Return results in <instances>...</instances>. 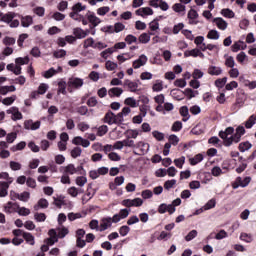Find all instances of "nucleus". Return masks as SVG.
<instances>
[{
  "mask_svg": "<svg viewBox=\"0 0 256 256\" xmlns=\"http://www.w3.org/2000/svg\"><path fill=\"white\" fill-rule=\"evenodd\" d=\"M85 9H87V6L78 2L72 6V12H70L69 17L74 19V21H81V19H83V15L79 13H81V11H85Z\"/></svg>",
  "mask_w": 256,
  "mask_h": 256,
  "instance_id": "obj_1",
  "label": "nucleus"
},
{
  "mask_svg": "<svg viewBox=\"0 0 256 256\" xmlns=\"http://www.w3.org/2000/svg\"><path fill=\"white\" fill-rule=\"evenodd\" d=\"M83 79L81 78H69L68 80V91L71 93V89H81L83 87Z\"/></svg>",
  "mask_w": 256,
  "mask_h": 256,
  "instance_id": "obj_2",
  "label": "nucleus"
},
{
  "mask_svg": "<svg viewBox=\"0 0 256 256\" xmlns=\"http://www.w3.org/2000/svg\"><path fill=\"white\" fill-rule=\"evenodd\" d=\"M149 5L150 7H154V9H158L159 7L162 11L169 10V4L163 0H150Z\"/></svg>",
  "mask_w": 256,
  "mask_h": 256,
  "instance_id": "obj_3",
  "label": "nucleus"
},
{
  "mask_svg": "<svg viewBox=\"0 0 256 256\" xmlns=\"http://www.w3.org/2000/svg\"><path fill=\"white\" fill-rule=\"evenodd\" d=\"M113 149H123V147H130L132 149H135V141H129V140H123V141H116L114 145L112 146Z\"/></svg>",
  "mask_w": 256,
  "mask_h": 256,
  "instance_id": "obj_4",
  "label": "nucleus"
},
{
  "mask_svg": "<svg viewBox=\"0 0 256 256\" xmlns=\"http://www.w3.org/2000/svg\"><path fill=\"white\" fill-rule=\"evenodd\" d=\"M233 133H235V128L233 127H227L225 131L219 132V138L223 139V145H225V141L229 139V135H233Z\"/></svg>",
  "mask_w": 256,
  "mask_h": 256,
  "instance_id": "obj_5",
  "label": "nucleus"
},
{
  "mask_svg": "<svg viewBox=\"0 0 256 256\" xmlns=\"http://www.w3.org/2000/svg\"><path fill=\"white\" fill-rule=\"evenodd\" d=\"M241 141V136L235 132L229 139H226L224 142V147H231L234 143H239Z\"/></svg>",
  "mask_w": 256,
  "mask_h": 256,
  "instance_id": "obj_6",
  "label": "nucleus"
},
{
  "mask_svg": "<svg viewBox=\"0 0 256 256\" xmlns=\"http://www.w3.org/2000/svg\"><path fill=\"white\" fill-rule=\"evenodd\" d=\"M135 148L139 149L138 155H145V154L149 153V143L138 142L137 144H135L134 149Z\"/></svg>",
  "mask_w": 256,
  "mask_h": 256,
  "instance_id": "obj_7",
  "label": "nucleus"
},
{
  "mask_svg": "<svg viewBox=\"0 0 256 256\" xmlns=\"http://www.w3.org/2000/svg\"><path fill=\"white\" fill-rule=\"evenodd\" d=\"M147 63V57L145 54H142L139 56L137 60H135L132 64L133 69H139L140 67H143V65H146Z\"/></svg>",
  "mask_w": 256,
  "mask_h": 256,
  "instance_id": "obj_8",
  "label": "nucleus"
},
{
  "mask_svg": "<svg viewBox=\"0 0 256 256\" xmlns=\"http://www.w3.org/2000/svg\"><path fill=\"white\" fill-rule=\"evenodd\" d=\"M124 135L126 137V139H124L125 141H135L132 139H137V137H139V131L133 130V129H128L125 131Z\"/></svg>",
  "mask_w": 256,
  "mask_h": 256,
  "instance_id": "obj_9",
  "label": "nucleus"
},
{
  "mask_svg": "<svg viewBox=\"0 0 256 256\" xmlns=\"http://www.w3.org/2000/svg\"><path fill=\"white\" fill-rule=\"evenodd\" d=\"M113 223L111 222V217L102 218L100 222V228L99 231H107L109 227H111Z\"/></svg>",
  "mask_w": 256,
  "mask_h": 256,
  "instance_id": "obj_10",
  "label": "nucleus"
},
{
  "mask_svg": "<svg viewBox=\"0 0 256 256\" xmlns=\"http://www.w3.org/2000/svg\"><path fill=\"white\" fill-rule=\"evenodd\" d=\"M15 17H17V14L15 12H8L6 14L2 13L1 22L8 23V25H10L11 21H13Z\"/></svg>",
  "mask_w": 256,
  "mask_h": 256,
  "instance_id": "obj_11",
  "label": "nucleus"
},
{
  "mask_svg": "<svg viewBox=\"0 0 256 256\" xmlns=\"http://www.w3.org/2000/svg\"><path fill=\"white\" fill-rule=\"evenodd\" d=\"M73 35L76 39H85L89 35V31H85L81 28H75L73 30Z\"/></svg>",
  "mask_w": 256,
  "mask_h": 256,
  "instance_id": "obj_12",
  "label": "nucleus"
},
{
  "mask_svg": "<svg viewBox=\"0 0 256 256\" xmlns=\"http://www.w3.org/2000/svg\"><path fill=\"white\" fill-rule=\"evenodd\" d=\"M124 87H128L129 91H131V93H136L137 89L139 87V84H137V82H133L129 79H126L124 81Z\"/></svg>",
  "mask_w": 256,
  "mask_h": 256,
  "instance_id": "obj_13",
  "label": "nucleus"
},
{
  "mask_svg": "<svg viewBox=\"0 0 256 256\" xmlns=\"http://www.w3.org/2000/svg\"><path fill=\"white\" fill-rule=\"evenodd\" d=\"M108 95L111 99H113V97H121V95H123V90L119 87L110 88L108 90Z\"/></svg>",
  "mask_w": 256,
  "mask_h": 256,
  "instance_id": "obj_14",
  "label": "nucleus"
},
{
  "mask_svg": "<svg viewBox=\"0 0 256 256\" xmlns=\"http://www.w3.org/2000/svg\"><path fill=\"white\" fill-rule=\"evenodd\" d=\"M104 123L115 125V113L108 111L104 116Z\"/></svg>",
  "mask_w": 256,
  "mask_h": 256,
  "instance_id": "obj_15",
  "label": "nucleus"
},
{
  "mask_svg": "<svg viewBox=\"0 0 256 256\" xmlns=\"http://www.w3.org/2000/svg\"><path fill=\"white\" fill-rule=\"evenodd\" d=\"M10 185L11 184L5 183V181H0V197H7Z\"/></svg>",
  "mask_w": 256,
  "mask_h": 256,
  "instance_id": "obj_16",
  "label": "nucleus"
},
{
  "mask_svg": "<svg viewBox=\"0 0 256 256\" xmlns=\"http://www.w3.org/2000/svg\"><path fill=\"white\" fill-rule=\"evenodd\" d=\"M136 15L143 17L144 15H153V9L149 7L139 8L136 10Z\"/></svg>",
  "mask_w": 256,
  "mask_h": 256,
  "instance_id": "obj_17",
  "label": "nucleus"
},
{
  "mask_svg": "<svg viewBox=\"0 0 256 256\" xmlns=\"http://www.w3.org/2000/svg\"><path fill=\"white\" fill-rule=\"evenodd\" d=\"M214 23L221 31H225V29H227V21H225L223 18H215Z\"/></svg>",
  "mask_w": 256,
  "mask_h": 256,
  "instance_id": "obj_18",
  "label": "nucleus"
},
{
  "mask_svg": "<svg viewBox=\"0 0 256 256\" xmlns=\"http://www.w3.org/2000/svg\"><path fill=\"white\" fill-rule=\"evenodd\" d=\"M22 27H29L33 25V17L31 16H20Z\"/></svg>",
  "mask_w": 256,
  "mask_h": 256,
  "instance_id": "obj_19",
  "label": "nucleus"
},
{
  "mask_svg": "<svg viewBox=\"0 0 256 256\" xmlns=\"http://www.w3.org/2000/svg\"><path fill=\"white\" fill-rule=\"evenodd\" d=\"M67 82L65 80H60L58 82V95L61 93L62 95H67Z\"/></svg>",
  "mask_w": 256,
  "mask_h": 256,
  "instance_id": "obj_20",
  "label": "nucleus"
},
{
  "mask_svg": "<svg viewBox=\"0 0 256 256\" xmlns=\"http://www.w3.org/2000/svg\"><path fill=\"white\" fill-rule=\"evenodd\" d=\"M39 207H40L41 209H47V207H49V202L47 201V199L41 198V199L38 201V205H35V206H34V211H39Z\"/></svg>",
  "mask_w": 256,
  "mask_h": 256,
  "instance_id": "obj_21",
  "label": "nucleus"
},
{
  "mask_svg": "<svg viewBox=\"0 0 256 256\" xmlns=\"http://www.w3.org/2000/svg\"><path fill=\"white\" fill-rule=\"evenodd\" d=\"M221 73H223V70L221 69V67H217V66H210L208 68V74L212 75V76H219L221 75Z\"/></svg>",
  "mask_w": 256,
  "mask_h": 256,
  "instance_id": "obj_22",
  "label": "nucleus"
},
{
  "mask_svg": "<svg viewBox=\"0 0 256 256\" xmlns=\"http://www.w3.org/2000/svg\"><path fill=\"white\" fill-rule=\"evenodd\" d=\"M253 147V144H251L249 141L241 142L238 146V149L241 153H245V151H249Z\"/></svg>",
  "mask_w": 256,
  "mask_h": 256,
  "instance_id": "obj_23",
  "label": "nucleus"
},
{
  "mask_svg": "<svg viewBox=\"0 0 256 256\" xmlns=\"http://www.w3.org/2000/svg\"><path fill=\"white\" fill-rule=\"evenodd\" d=\"M236 183H239L240 187H247L251 183V177L247 176L244 179L237 177Z\"/></svg>",
  "mask_w": 256,
  "mask_h": 256,
  "instance_id": "obj_24",
  "label": "nucleus"
},
{
  "mask_svg": "<svg viewBox=\"0 0 256 256\" xmlns=\"http://www.w3.org/2000/svg\"><path fill=\"white\" fill-rule=\"evenodd\" d=\"M23 239L29 245H35V237L33 236V234H31L29 232L23 233Z\"/></svg>",
  "mask_w": 256,
  "mask_h": 256,
  "instance_id": "obj_25",
  "label": "nucleus"
},
{
  "mask_svg": "<svg viewBox=\"0 0 256 256\" xmlns=\"http://www.w3.org/2000/svg\"><path fill=\"white\" fill-rule=\"evenodd\" d=\"M201 161H203V154H197L193 158L189 159V163L192 166L198 165Z\"/></svg>",
  "mask_w": 256,
  "mask_h": 256,
  "instance_id": "obj_26",
  "label": "nucleus"
},
{
  "mask_svg": "<svg viewBox=\"0 0 256 256\" xmlns=\"http://www.w3.org/2000/svg\"><path fill=\"white\" fill-rule=\"evenodd\" d=\"M221 15L227 19H233V17H235V12L229 8H224L221 10Z\"/></svg>",
  "mask_w": 256,
  "mask_h": 256,
  "instance_id": "obj_27",
  "label": "nucleus"
},
{
  "mask_svg": "<svg viewBox=\"0 0 256 256\" xmlns=\"http://www.w3.org/2000/svg\"><path fill=\"white\" fill-rule=\"evenodd\" d=\"M25 147H27V143L25 141H21L20 143L12 146L10 149L13 151V153H15L16 151H23Z\"/></svg>",
  "mask_w": 256,
  "mask_h": 256,
  "instance_id": "obj_28",
  "label": "nucleus"
},
{
  "mask_svg": "<svg viewBox=\"0 0 256 256\" xmlns=\"http://www.w3.org/2000/svg\"><path fill=\"white\" fill-rule=\"evenodd\" d=\"M255 123H256V116H255V114H253L245 122V128L251 129L253 127V125H255Z\"/></svg>",
  "mask_w": 256,
  "mask_h": 256,
  "instance_id": "obj_29",
  "label": "nucleus"
},
{
  "mask_svg": "<svg viewBox=\"0 0 256 256\" xmlns=\"http://www.w3.org/2000/svg\"><path fill=\"white\" fill-rule=\"evenodd\" d=\"M0 179H4L8 185H11L14 181L13 177L9 176V172H0Z\"/></svg>",
  "mask_w": 256,
  "mask_h": 256,
  "instance_id": "obj_30",
  "label": "nucleus"
},
{
  "mask_svg": "<svg viewBox=\"0 0 256 256\" xmlns=\"http://www.w3.org/2000/svg\"><path fill=\"white\" fill-rule=\"evenodd\" d=\"M89 47H92V49H94V47H95V40L91 37L87 38L83 42V49H89Z\"/></svg>",
  "mask_w": 256,
  "mask_h": 256,
  "instance_id": "obj_31",
  "label": "nucleus"
},
{
  "mask_svg": "<svg viewBox=\"0 0 256 256\" xmlns=\"http://www.w3.org/2000/svg\"><path fill=\"white\" fill-rule=\"evenodd\" d=\"M139 43L147 44L149 41H151V36L147 33H142L138 38Z\"/></svg>",
  "mask_w": 256,
  "mask_h": 256,
  "instance_id": "obj_32",
  "label": "nucleus"
},
{
  "mask_svg": "<svg viewBox=\"0 0 256 256\" xmlns=\"http://www.w3.org/2000/svg\"><path fill=\"white\" fill-rule=\"evenodd\" d=\"M240 240L244 241L245 243H252L253 242V235L248 233H241Z\"/></svg>",
  "mask_w": 256,
  "mask_h": 256,
  "instance_id": "obj_33",
  "label": "nucleus"
},
{
  "mask_svg": "<svg viewBox=\"0 0 256 256\" xmlns=\"http://www.w3.org/2000/svg\"><path fill=\"white\" fill-rule=\"evenodd\" d=\"M199 49L194 48L192 50H186L184 52V57H199Z\"/></svg>",
  "mask_w": 256,
  "mask_h": 256,
  "instance_id": "obj_34",
  "label": "nucleus"
},
{
  "mask_svg": "<svg viewBox=\"0 0 256 256\" xmlns=\"http://www.w3.org/2000/svg\"><path fill=\"white\" fill-rule=\"evenodd\" d=\"M81 153H83V149H81V147L77 146L71 150V157L73 159H77V157H81Z\"/></svg>",
  "mask_w": 256,
  "mask_h": 256,
  "instance_id": "obj_35",
  "label": "nucleus"
},
{
  "mask_svg": "<svg viewBox=\"0 0 256 256\" xmlns=\"http://www.w3.org/2000/svg\"><path fill=\"white\" fill-rule=\"evenodd\" d=\"M125 119L123 118V113L119 112L118 114H114V125H123Z\"/></svg>",
  "mask_w": 256,
  "mask_h": 256,
  "instance_id": "obj_36",
  "label": "nucleus"
},
{
  "mask_svg": "<svg viewBox=\"0 0 256 256\" xmlns=\"http://www.w3.org/2000/svg\"><path fill=\"white\" fill-rule=\"evenodd\" d=\"M65 173H67L68 175H75V173H77V168L75 167L74 164H68L65 167Z\"/></svg>",
  "mask_w": 256,
  "mask_h": 256,
  "instance_id": "obj_37",
  "label": "nucleus"
},
{
  "mask_svg": "<svg viewBox=\"0 0 256 256\" xmlns=\"http://www.w3.org/2000/svg\"><path fill=\"white\" fill-rule=\"evenodd\" d=\"M30 198H31V194L27 191L22 192L18 196L19 201H23L24 203H27Z\"/></svg>",
  "mask_w": 256,
  "mask_h": 256,
  "instance_id": "obj_38",
  "label": "nucleus"
},
{
  "mask_svg": "<svg viewBox=\"0 0 256 256\" xmlns=\"http://www.w3.org/2000/svg\"><path fill=\"white\" fill-rule=\"evenodd\" d=\"M117 67H118L117 63H115L111 60H108L105 63V68L107 69V71H115V69H117Z\"/></svg>",
  "mask_w": 256,
  "mask_h": 256,
  "instance_id": "obj_39",
  "label": "nucleus"
},
{
  "mask_svg": "<svg viewBox=\"0 0 256 256\" xmlns=\"http://www.w3.org/2000/svg\"><path fill=\"white\" fill-rule=\"evenodd\" d=\"M124 103L125 105H128V107H132V108L137 107V100H135V98L133 97L126 98Z\"/></svg>",
  "mask_w": 256,
  "mask_h": 256,
  "instance_id": "obj_40",
  "label": "nucleus"
},
{
  "mask_svg": "<svg viewBox=\"0 0 256 256\" xmlns=\"http://www.w3.org/2000/svg\"><path fill=\"white\" fill-rule=\"evenodd\" d=\"M129 231H131V228L127 225H123L119 228V234L121 237H126V235H129Z\"/></svg>",
  "mask_w": 256,
  "mask_h": 256,
  "instance_id": "obj_41",
  "label": "nucleus"
},
{
  "mask_svg": "<svg viewBox=\"0 0 256 256\" xmlns=\"http://www.w3.org/2000/svg\"><path fill=\"white\" fill-rule=\"evenodd\" d=\"M48 89H49V85H47L46 83H41L37 91L39 95H45Z\"/></svg>",
  "mask_w": 256,
  "mask_h": 256,
  "instance_id": "obj_42",
  "label": "nucleus"
},
{
  "mask_svg": "<svg viewBox=\"0 0 256 256\" xmlns=\"http://www.w3.org/2000/svg\"><path fill=\"white\" fill-rule=\"evenodd\" d=\"M9 167L12 171H21L22 165L19 162L10 161Z\"/></svg>",
  "mask_w": 256,
  "mask_h": 256,
  "instance_id": "obj_43",
  "label": "nucleus"
},
{
  "mask_svg": "<svg viewBox=\"0 0 256 256\" xmlns=\"http://www.w3.org/2000/svg\"><path fill=\"white\" fill-rule=\"evenodd\" d=\"M88 21L89 23H92L94 27L99 25V18L95 16V14L88 15Z\"/></svg>",
  "mask_w": 256,
  "mask_h": 256,
  "instance_id": "obj_44",
  "label": "nucleus"
},
{
  "mask_svg": "<svg viewBox=\"0 0 256 256\" xmlns=\"http://www.w3.org/2000/svg\"><path fill=\"white\" fill-rule=\"evenodd\" d=\"M53 75H57V70H55V68H50L44 72L43 77H45V79H51Z\"/></svg>",
  "mask_w": 256,
  "mask_h": 256,
  "instance_id": "obj_45",
  "label": "nucleus"
},
{
  "mask_svg": "<svg viewBox=\"0 0 256 256\" xmlns=\"http://www.w3.org/2000/svg\"><path fill=\"white\" fill-rule=\"evenodd\" d=\"M107 131H109V128L107 127V125H102L97 130V136L103 137V135H106Z\"/></svg>",
  "mask_w": 256,
  "mask_h": 256,
  "instance_id": "obj_46",
  "label": "nucleus"
},
{
  "mask_svg": "<svg viewBox=\"0 0 256 256\" xmlns=\"http://www.w3.org/2000/svg\"><path fill=\"white\" fill-rule=\"evenodd\" d=\"M168 141H169V144L174 145V147L179 145V137H177V135L175 134L170 135L168 138Z\"/></svg>",
  "mask_w": 256,
  "mask_h": 256,
  "instance_id": "obj_47",
  "label": "nucleus"
},
{
  "mask_svg": "<svg viewBox=\"0 0 256 256\" xmlns=\"http://www.w3.org/2000/svg\"><path fill=\"white\" fill-rule=\"evenodd\" d=\"M224 64L230 69H233V67H235V59L233 58V56H228Z\"/></svg>",
  "mask_w": 256,
  "mask_h": 256,
  "instance_id": "obj_48",
  "label": "nucleus"
},
{
  "mask_svg": "<svg viewBox=\"0 0 256 256\" xmlns=\"http://www.w3.org/2000/svg\"><path fill=\"white\" fill-rule=\"evenodd\" d=\"M174 165H176L178 169H183V165H185V156L175 159Z\"/></svg>",
  "mask_w": 256,
  "mask_h": 256,
  "instance_id": "obj_49",
  "label": "nucleus"
},
{
  "mask_svg": "<svg viewBox=\"0 0 256 256\" xmlns=\"http://www.w3.org/2000/svg\"><path fill=\"white\" fill-rule=\"evenodd\" d=\"M211 174L213 177H219L220 175H223V170L219 166H215L211 170Z\"/></svg>",
  "mask_w": 256,
  "mask_h": 256,
  "instance_id": "obj_50",
  "label": "nucleus"
},
{
  "mask_svg": "<svg viewBox=\"0 0 256 256\" xmlns=\"http://www.w3.org/2000/svg\"><path fill=\"white\" fill-rule=\"evenodd\" d=\"M207 39H219V32L217 30H210L207 34Z\"/></svg>",
  "mask_w": 256,
  "mask_h": 256,
  "instance_id": "obj_51",
  "label": "nucleus"
},
{
  "mask_svg": "<svg viewBox=\"0 0 256 256\" xmlns=\"http://www.w3.org/2000/svg\"><path fill=\"white\" fill-rule=\"evenodd\" d=\"M172 9L175 11V13H181L182 11H185V5L176 3L172 6Z\"/></svg>",
  "mask_w": 256,
  "mask_h": 256,
  "instance_id": "obj_52",
  "label": "nucleus"
},
{
  "mask_svg": "<svg viewBox=\"0 0 256 256\" xmlns=\"http://www.w3.org/2000/svg\"><path fill=\"white\" fill-rule=\"evenodd\" d=\"M65 55H67V51H65L64 49H60L58 51H55L53 53V56L56 58V59H63V57H65Z\"/></svg>",
  "mask_w": 256,
  "mask_h": 256,
  "instance_id": "obj_53",
  "label": "nucleus"
},
{
  "mask_svg": "<svg viewBox=\"0 0 256 256\" xmlns=\"http://www.w3.org/2000/svg\"><path fill=\"white\" fill-rule=\"evenodd\" d=\"M227 84V77H224V78H219L215 81V85L218 87V88H222V87H225V85Z\"/></svg>",
  "mask_w": 256,
  "mask_h": 256,
  "instance_id": "obj_54",
  "label": "nucleus"
},
{
  "mask_svg": "<svg viewBox=\"0 0 256 256\" xmlns=\"http://www.w3.org/2000/svg\"><path fill=\"white\" fill-rule=\"evenodd\" d=\"M17 96L6 97L2 100L3 105H13Z\"/></svg>",
  "mask_w": 256,
  "mask_h": 256,
  "instance_id": "obj_55",
  "label": "nucleus"
},
{
  "mask_svg": "<svg viewBox=\"0 0 256 256\" xmlns=\"http://www.w3.org/2000/svg\"><path fill=\"white\" fill-rule=\"evenodd\" d=\"M85 183H87V177L78 176L76 178V185H78V187H83L85 185Z\"/></svg>",
  "mask_w": 256,
  "mask_h": 256,
  "instance_id": "obj_56",
  "label": "nucleus"
},
{
  "mask_svg": "<svg viewBox=\"0 0 256 256\" xmlns=\"http://www.w3.org/2000/svg\"><path fill=\"white\" fill-rule=\"evenodd\" d=\"M15 63H16V65H27V64H29V57H25V58H21V57H19V58H16V60H15Z\"/></svg>",
  "mask_w": 256,
  "mask_h": 256,
  "instance_id": "obj_57",
  "label": "nucleus"
},
{
  "mask_svg": "<svg viewBox=\"0 0 256 256\" xmlns=\"http://www.w3.org/2000/svg\"><path fill=\"white\" fill-rule=\"evenodd\" d=\"M139 109H140V116L141 117H146L147 116V111H149V109H151V106L141 105Z\"/></svg>",
  "mask_w": 256,
  "mask_h": 256,
  "instance_id": "obj_58",
  "label": "nucleus"
},
{
  "mask_svg": "<svg viewBox=\"0 0 256 256\" xmlns=\"http://www.w3.org/2000/svg\"><path fill=\"white\" fill-rule=\"evenodd\" d=\"M121 31H125V26L121 22H117L114 24V32L121 33Z\"/></svg>",
  "mask_w": 256,
  "mask_h": 256,
  "instance_id": "obj_59",
  "label": "nucleus"
},
{
  "mask_svg": "<svg viewBox=\"0 0 256 256\" xmlns=\"http://www.w3.org/2000/svg\"><path fill=\"white\" fill-rule=\"evenodd\" d=\"M171 129L174 132H179V131H181V129H183V123H181V121H176L173 123Z\"/></svg>",
  "mask_w": 256,
  "mask_h": 256,
  "instance_id": "obj_60",
  "label": "nucleus"
},
{
  "mask_svg": "<svg viewBox=\"0 0 256 256\" xmlns=\"http://www.w3.org/2000/svg\"><path fill=\"white\" fill-rule=\"evenodd\" d=\"M33 12L35 15H38V17H43L45 15V8L38 6L33 9Z\"/></svg>",
  "mask_w": 256,
  "mask_h": 256,
  "instance_id": "obj_61",
  "label": "nucleus"
},
{
  "mask_svg": "<svg viewBox=\"0 0 256 256\" xmlns=\"http://www.w3.org/2000/svg\"><path fill=\"white\" fill-rule=\"evenodd\" d=\"M15 41H16L15 38L6 36L3 39V44L6 45V46L15 45Z\"/></svg>",
  "mask_w": 256,
  "mask_h": 256,
  "instance_id": "obj_62",
  "label": "nucleus"
},
{
  "mask_svg": "<svg viewBox=\"0 0 256 256\" xmlns=\"http://www.w3.org/2000/svg\"><path fill=\"white\" fill-rule=\"evenodd\" d=\"M149 27L152 31H157V29H159V20L154 19L152 22L149 23Z\"/></svg>",
  "mask_w": 256,
  "mask_h": 256,
  "instance_id": "obj_63",
  "label": "nucleus"
},
{
  "mask_svg": "<svg viewBox=\"0 0 256 256\" xmlns=\"http://www.w3.org/2000/svg\"><path fill=\"white\" fill-rule=\"evenodd\" d=\"M192 77L193 79H201L203 77V71H201L200 69H194L193 73H192Z\"/></svg>",
  "mask_w": 256,
  "mask_h": 256,
  "instance_id": "obj_64",
  "label": "nucleus"
}]
</instances>
